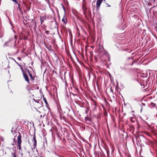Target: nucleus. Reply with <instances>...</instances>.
I'll return each instance as SVG.
<instances>
[{"instance_id": "obj_1", "label": "nucleus", "mask_w": 157, "mask_h": 157, "mask_svg": "<svg viewBox=\"0 0 157 157\" xmlns=\"http://www.w3.org/2000/svg\"><path fill=\"white\" fill-rule=\"evenodd\" d=\"M21 135L20 132H19V135L17 137V146L18 147V149L19 150H21V143L22 142V140H21Z\"/></svg>"}, {"instance_id": "obj_2", "label": "nucleus", "mask_w": 157, "mask_h": 157, "mask_svg": "<svg viewBox=\"0 0 157 157\" xmlns=\"http://www.w3.org/2000/svg\"><path fill=\"white\" fill-rule=\"evenodd\" d=\"M34 116L36 118L38 119H40L42 117V115L41 114V113L38 110H36L34 112Z\"/></svg>"}, {"instance_id": "obj_3", "label": "nucleus", "mask_w": 157, "mask_h": 157, "mask_svg": "<svg viewBox=\"0 0 157 157\" xmlns=\"http://www.w3.org/2000/svg\"><path fill=\"white\" fill-rule=\"evenodd\" d=\"M23 78L25 81L27 82L29 84L30 83L28 75L24 71H22Z\"/></svg>"}, {"instance_id": "obj_4", "label": "nucleus", "mask_w": 157, "mask_h": 157, "mask_svg": "<svg viewBox=\"0 0 157 157\" xmlns=\"http://www.w3.org/2000/svg\"><path fill=\"white\" fill-rule=\"evenodd\" d=\"M27 71L31 80L33 82L35 81V76L33 75L32 73L29 71V70H28Z\"/></svg>"}, {"instance_id": "obj_5", "label": "nucleus", "mask_w": 157, "mask_h": 157, "mask_svg": "<svg viewBox=\"0 0 157 157\" xmlns=\"http://www.w3.org/2000/svg\"><path fill=\"white\" fill-rule=\"evenodd\" d=\"M62 21L65 24H66L67 22V16L65 15V13L64 14V15L63 16V18L62 20Z\"/></svg>"}, {"instance_id": "obj_6", "label": "nucleus", "mask_w": 157, "mask_h": 157, "mask_svg": "<svg viewBox=\"0 0 157 157\" xmlns=\"http://www.w3.org/2000/svg\"><path fill=\"white\" fill-rule=\"evenodd\" d=\"M103 0H97L96 4V7L98 8L100 6Z\"/></svg>"}, {"instance_id": "obj_7", "label": "nucleus", "mask_w": 157, "mask_h": 157, "mask_svg": "<svg viewBox=\"0 0 157 157\" xmlns=\"http://www.w3.org/2000/svg\"><path fill=\"white\" fill-rule=\"evenodd\" d=\"M46 19V16H40V21L41 25H42L43 22Z\"/></svg>"}, {"instance_id": "obj_8", "label": "nucleus", "mask_w": 157, "mask_h": 157, "mask_svg": "<svg viewBox=\"0 0 157 157\" xmlns=\"http://www.w3.org/2000/svg\"><path fill=\"white\" fill-rule=\"evenodd\" d=\"M82 10L83 12V14L85 16H86V7H82Z\"/></svg>"}, {"instance_id": "obj_9", "label": "nucleus", "mask_w": 157, "mask_h": 157, "mask_svg": "<svg viewBox=\"0 0 157 157\" xmlns=\"http://www.w3.org/2000/svg\"><path fill=\"white\" fill-rule=\"evenodd\" d=\"M17 4L18 6L17 8V9L18 10H19L21 12L22 11L21 10V5L20 3H19L17 2Z\"/></svg>"}, {"instance_id": "obj_10", "label": "nucleus", "mask_w": 157, "mask_h": 157, "mask_svg": "<svg viewBox=\"0 0 157 157\" xmlns=\"http://www.w3.org/2000/svg\"><path fill=\"white\" fill-rule=\"evenodd\" d=\"M34 142L33 143V146L34 147L33 149H34L35 148V147H36V144H37V142L36 139L33 140Z\"/></svg>"}, {"instance_id": "obj_11", "label": "nucleus", "mask_w": 157, "mask_h": 157, "mask_svg": "<svg viewBox=\"0 0 157 157\" xmlns=\"http://www.w3.org/2000/svg\"><path fill=\"white\" fill-rule=\"evenodd\" d=\"M102 107L103 108V109L104 111V115L105 116H106V115H107V111L105 109L104 107V106L103 105L102 106Z\"/></svg>"}, {"instance_id": "obj_12", "label": "nucleus", "mask_w": 157, "mask_h": 157, "mask_svg": "<svg viewBox=\"0 0 157 157\" xmlns=\"http://www.w3.org/2000/svg\"><path fill=\"white\" fill-rule=\"evenodd\" d=\"M106 151L107 155V157H111L109 156V149L107 148H106Z\"/></svg>"}, {"instance_id": "obj_13", "label": "nucleus", "mask_w": 157, "mask_h": 157, "mask_svg": "<svg viewBox=\"0 0 157 157\" xmlns=\"http://www.w3.org/2000/svg\"><path fill=\"white\" fill-rule=\"evenodd\" d=\"M16 63L18 64V66H19L20 67V68L22 71V72L24 71V70L23 68L22 67L21 65L20 64H19L18 63L16 62Z\"/></svg>"}, {"instance_id": "obj_14", "label": "nucleus", "mask_w": 157, "mask_h": 157, "mask_svg": "<svg viewBox=\"0 0 157 157\" xmlns=\"http://www.w3.org/2000/svg\"><path fill=\"white\" fill-rule=\"evenodd\" d=\"M43 99H44V100L45 103L47 105H48V103L47 102V101L46 98H43Z\"/></svg>"}, {"instance_id": "obj_15", "label": "nucleus", "mask_w": 157, "mask_h": 157, "mask_svg": "<svg viewBox=\"0 0 157 157\" xmlns=\"http://www.w3.org/2000/svg\"><path fill=\"white\" fill-rule=\"evenodd\" d=\"M86 2H83L82 5V7H86Z\"/></svg>"}, {"instance_id": "obj_16", "label": "nucleus", "mask_w": 157, "mask_h": 157, "mask_svg": "<svg viewBox=\"0 0 157 157\" xmlns=\"http://www.w3.org/2000/svg\"><path fill=\"white\" fill-rule=\"evenodd\" d=\"M93 105H94L95 107L96 106L97 103H96V102L94 100H93Z\"/></svg>"}, {"instance_id": "obj_17", "label": "nucleus", "mask_w": 157, "mask_h": 157, "mask_svg": "<svg viewBox=\"0 0 157 157\" xmlns=\"http://www.w3.org/2000/svg\"><path fill=\"white\" fill-rule=\"evenodd\" d=\"M86 121H90V119L88 117H86L85 118Z\"/></svg>"}, {"instance_id": "obj_18", "label": "nucleus", "mask_w": 157, "mask_h": 157, "mask_svg": "<svg viewBox=\"0 0 157 157\" xmlns=\"http://www.w3.org/2000/svg\"><path fill=\"white\" fill-rule=\"evenodd\" d=\"M11 0L15 3H17V0Z\"/></svg>"}, {"instance_id": "obj_19", "label": "nucleus", "mask_w": 157, "mask_h": 157, "mask_svg": "<svg viewBox=\"0 0 157 157\" xmlns=\"http://www.w3.org/2000/svg\"><path fill=\"white\" fill-rule=\"evenodd\" d=\"M133 118H132V117H131L130 118V121H131L132 122H135V121L133 120Z\"/></svg>"}, {"instance_id": "obj_20", "label": "nucleus", "mask_w": 157, "mask_h": 157, "mask_svg": "<svg viewBox=\"0 0 157 157\" xmlns=\"http://www.w3.org/2000/svg\"><path fill=\"white\" fill-rule=\"evenodd\" d=\"M13 155V157H16V155L15 153H12Z\"/></svg>"}, {"instance_id": "obj_21", "label": "nucleus", "mask_w": 157, "mask_h": 157, "mask_svg": "<svg viewBox=\"0 0 157 157\" xmlns=\"http://www.w3.org/2000/svg\"><path fill=\"white\" fill-rule=\"evenodd\" d=\"M9 92L10 93V94L11 95V94H13V92H12V91L11 90H10Z\"/></svg>"}, {"instance_id": "obj_22", "label": "nucleus", "mask_w": 157, "mask_h": 157, "mask_svg": "<svg viewBox=\"0 0 157 157\" xmlns=\"http://www.w3.org/2000/svg\"><path fill=\"white\" fill-rule=\"evenodd\" d=\"M45 33H46L47 35H48L49 33V31H46L45 32Z\"/></svg>"}, {"instance_id": "obj_23", "label": "nucleus", "mask_w": 157, "mask_h": 157, "mask_svg": "<svg viewBox=\"0 0 157 157\" xmlns=\"http://www.w3.org/2000/svg\"><path fill=\"white\" fill-rule=\"evenodd\" d=\"M33 140L36 139V137L35 135V134L33 136Z\"/></svg>"}, {"instance_id": "obj_24", "label": "nucleus", "mask_w": 157, "mask_h": 157, "mask_svg": "<svg viewBox=\"0 0 157 157\" xmlns=\"http://www.w3.org/2000/svg\"><path fill=\"white\" fill-rule=\"evenodd\" d=\"M13 142L15 143H16V140H15V139H13Z\"/></svg>"}, {"instance_id": "obj_25", "label": "nucleus", "mask_w": 157, "mask_h": 157, "mask_svg": "<svg viewBox=\"0 0 157 157\" xmlns=\"http://www.w3.org/2000/svg\"><path fill=\"white\" fill-rule=\"evenodd\" d=\"M34 22L35 23V27H36V21H34Z\"/></svg>"}, {"instance_id": "obj_26", "label": "nucleus", "mask_w": 157, "mask_h": 157, "mask_svg": "<svg viewBox=\"0 0 157 157\" xmlns=\"http://www.w3.org/2000/svg\"><path fill=\"white\" fill-rule=\"evenodd\" d=\"M119 154L121 156V157H122V156L121 155V152H120V151H119Z\"/></svg>"}, {"instance_id": "obj_27", "label": "nucleus", "mask_w": 157, "mask_h": 157, "mask_svg": "<svg viewBox=\"0 0 157 157\" xmlns=\"http://www.w3.org/2000/svg\"><path fill=\"white\" fill-rule=\"evenodd\" d=\"M83 2H86L85 0H82Z\"/></svg>"}, {"instance_id": "obj_28", "label": "nucleus", "mask_w": 157, "mask_h": 157, "mask_svg": "<svg viewBox=\"0 0 157 157\" xmlns=\"http://www.w3.org/2000/svg\"><path fill=\"white\" fill-rule=\"evenodd\" d=\"M106 4L108 5V7H109L110 6L108 5L107 3Z\"/></svg>"}, {"instance_id": "obj_29", "label": "nucleus", "mask_w": 157, "mask_h": 157, "mask_svg": "<svg viewBox=\"0 0 157 157\" xmlns=\"http://www.w3.org/2000/svg\"><path fill=\"white\" fill-rule=\"evenodd\" d=\"M85 112L86 113H87V109H86V110H85Z\"/></svg>"}, {"instance_id": "obj_30", "label": "nucleus", "mask_w": 157, "mask_h": 157, "mask_svg": "<svg viewBox=\"0 0 157 157\" xmlns=\"http://www.w3.org/2000/svg\"><path fill=\"white\" fill-rule=\"evenodd\" d=\"M37 157H43L41 155H39V156H38Z\"/></svg>"}, {"instance_id": "obj_31", "label": "nucleus", "mask_w": 157, "mask_h": 157, "mask_svg": "<svg viewBox=\"0 0 157 157\" xmlns=\"http://www.w3.org/2000/svg\"><path fill=\"white\" fill-rule=\"evenodd\" d=\"M142 105H145V104H144V103H142Z\"/></svg>"}]
</instances>
